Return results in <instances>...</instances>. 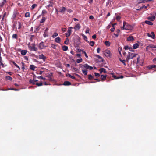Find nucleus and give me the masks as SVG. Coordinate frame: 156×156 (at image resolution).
Masks as SVG:
<instances>
[{
	"label": "nucleus",
	"mask_w": 156,
	"mask_h": 156,
	"mask_svg": "<svg viewBox=\"0 0 156 156\" xmlns=\"http://www.w3.org/2000/svg\"><path fill=\"white\" fill-rule=\"evenodd\" d=\"M133 29V27L132 26L129 24H128L125 21L123 22V27H121V29L131 30Z\"/></svg>",
	"instance_id": "f257e3e1"
},
{
	"label": "nucleus",
	"mask_w": 156,
	"mask_h": 156,
	"mask_svg": "<svg viewBox=\"0 0 156 156\" xmlns=\"http://www.w3.org/2000/svg\"><path fill=\"white\" fill-rule=\"evenodd\" d=\"M133 53L129 52L128 55L126 58L127 62H128L130 59H132L133 58Z\"/></svg>",
	"instance_id": "f03ea898"
},
{
	"label": "nucleus",
	"mask_w": 156,
	"mask_h": 156,
	"mask_svg": "<svg viewBox=\"0 0 156 156\" xmlns=\"http://www.w3.org/2000/svg\"><path fill=\"white\" fill-rule=\"evenodd\" d=\"M31 45L32 46H31L29 49L30 51H37V47H35V44L34 43L32 44Z\"/></svg>",
	"instance_id": "7ed1b4c3"
},
{
	"label": "nucleus",
	"mask_w": 156,
	"mask_h": 156,
	"mask_svg": "<svg viewBox=\"0 0 156 156\" xmlns=\"http://www.w3.org/2000/svg\"><path fill=\"white\" fill-rule=\"evenodd\" d=\"M105 55L107 57H110L111 55V51L108 50H106L105 51Z\"/></svg>",
	"instance_id": "20e7f679"
},
{
	"label": "nucleus",
	"mask_w": 156,
	"mask_h": 156,
	"mask_svg": "<svg viewBox=\"0 0 156 156\" xmlns=\"http://www.w3.org/2000/svg\"><path fill=\"white\" fill-rule=\"evenodd\" d=\"M147 35L149 37H151L153 39H154L155 38V34L153 32H151V34H150L149 33H147Z\"/></svg>",
	"instance_id": "39448f33"
},
{
	"label": "nucleus",
	"mask_w": 156,
	"mask_h": 156,
	"mask_svg": "<svg viewBox=\"0 0 156 156\" xmlns=\"http://www.w3.org/2000/svg\"><path fill=\"white\" fill-rule=\"evenodd\" d=\"M45 47L44 45V42L43 41L41 42L39 44L38 46L39 48L40 49H42Z\"/></svg>",
	"instance_id": "423d86ee"
},
{
	"label": "nucleus",
	"mask_w": 156,
	"mask_h": 156,
	"mask_svg": "<svg viewBox=\"0 0 156 156\" xmlns=\"http://www.w3.org/2000/svg\"><path fill=\"white\" fill-rule=\"evenodd\" d=\"M83 67H84L86 69L89 70H92L93 68V67L87 64H84L83 65Z\"/></svg>",
	"instance_id": "0eeeda50"
},
{
	"label": "nucleus",
	"mask_w": 156,
	"mask_h": 156,
	"mask_svg": "<svg viewBox=\"0 0 156 156\" xmlns=\"http://www.w3.org/2000/svg\"><path fill=\"white\" fill-rule=\"evenodd\" d=\"M39 58L40 59H43V61L45 62L46 59V57L44 56L43 54H42L41 55H39Z\"/></svg>",
	"instance_id": "6e6552de"
},
{
	"label": "nucleus",
	"mask_w": 156,
	"mask_h": 156,
	"mask_svg": "<svg viewBox=\"0 0 156 156\" xmlns=\"http://www.w3.org/2000/svg\"><path fill=\"white\" fill-rule=\"evenodd\" d=\"M19 51H20L21 54L23 55H25L27 52V50H21V49L19 50Z\"/></svg>",
	"instance_id": "1a4fd4ad"
},
{
	"label": "nucleus",
	"mask_w": 156,
	"mask_h": 156,
	"mask_svg": "<svg viewBox=\"0 0 156 156\" xmlns=\"http://www.w3.org/2000/svg\"><path fill=\"white\" fill-rule=\"evenodd\" d=\"M66 10V8L64 7H62L58 11L60 13H64Z\"/></svg>",
	"instance_id": "9d476101"
},
{
	"label": "nucleus",
	"mask_w": 156,
	"mask_h": 156,
	"mask_svg": "<svg viewBox=\"0 0 156 156\" xmlns=\"http://www.w3.org/2000/svg\"><path fill=\"white\" fill-rule=\"evenodd\" d=\"M127 40L128 41H133L134 40V38L133 36H130L127 38Z\"/></svg>",
	"instance_id": "9b49d317"
},
{
	"label": "nucleus",
	"mask_w": 156,
	"mask_h": 156,
	"mask_svg": "<svg viewBox=\"0 0 156 156\" xmlns=\"http://www.w3.org/2000/svg\"><path fill=\"white\" fill-rule=\"evenodd\" d=\"M155 17L154 16H153L151 17H149L147 18L148 20H149L151 21H153L155 19Z\"/></svg>",
	"instance_id": "f8f14e48"
},
{
	"label": "nucleus",
	"mask_w": 156,
	"mask_h": 156,
	"mask_svg": "<svg viewBox=\"0 0 156 156\" xmlns=\"http://www.w3.org/2000/svg\"><path fill=\"white\" fill-rule=\"evenodd\" d=\"M71 84V83L68 81H65L63 83V85L65 86H69Z\"/></svg>",
	"instance_id": "ddd939ff"
},
{
	"label": "nucleus",
	"mask_w": 156,
	"mask_h": 156,
	"mask_svg": "<svg viewBox=\"0 0 156 156\" xmlns=\"http://www.w3.org/2000/svg\"><path fill=\"white\" fill-rule=\"evenodd\" d=\"M107 76V75H101V79L102 80V81H103L105 80Z\"/></svg>",
	"instance_id": "4468645a"
},
{
	"label": "nucleus",
	"mask_w": 156,
	"mask_h": 156,
	"mask_svg": "<svg viewBox=\"0 0 156 156\" xmlns=\"http://www.w3.org/2000/svg\"><path fill=\"white\" fill-rule=\"evenodd\" d=\"M53 3L51 1H49V4L46 6V8L47 9H48V8L49 7H52L53 6Z\"/></svg>",
	"instance_id": "2eb2a0df"
},
{
	"label": "nucleus",
	"mask_w": 156,
	"mask_h": 156,
	"mask_svg": "<svg viewBox=\"0 0 156 156\" xmlns=\"http://www.w3.org/2000/svg\"><path fill=\"white\" fill-rule=\"evenodd\" d=\"M11 62L18 69H17V70L19 71L20 70V67L16 64L14 61H11Z\"/></svg>",
	"instance_id": "dca6fc26"
},
{
	"label": "nucleus",
	"mask_w": 156,
	"mask_h": 156,
	"mask_svg": "<svg viewBox=\"0 0 156 156\" xmlns=\"http://www.w3.org/2000/svg\"><path fill=\"white\" fill-rule=\"evenodd\" d=\"M81 27V26L79 24H77L74 27V29L76 30L78 29V30Z\"/></svg>",
	"instance_id": "f3484780"
},
{
	"label": "nucleus",
	"mask_w": 156,
	"mask_h": 156,
	"mask_svg": "<svg viewBox=\"0 0 156 156\" xmlns=\"http://www.w3.org/2000/svg\"><path fill=\"white\" fill-rule=\"evenodd\" d=\"M153 68L156 69V65H154L149 66H148V69H151Z\"/></svg>",
	"instance_id": "a211bd4d"
},
{
	"label": "nucleus",
	"mask_w": 156,
	"mask_h": 156,
	"mask_svg": "<svg viewBox=\"0 0 156 156\" xmlns=\"http://www.w3.org/2000/svg\"><path fill=\"white\" fill-rule=\"evenodd\" d=\"M139 47V45L137 43H136L133 45V49H136Z\"/></svg>",
	"instance_id": "6ab92c4d"
},
{
	"label": "nucleus",
	"mask_w": 156,
	"mask_h": 156,
	"mask_svg": "<svg viewBox=\"0 0 156 156\" xmlns=\"http://www.w3.org/2000/svg\"><path fill=\"white\" fill-rule=\"evenodd\" d=\"M145 23L149 25H152L153 24V23L150 21H149L146 20L145 21Z\"/></svg>",
	"instance_id": "aec40b11"
},
{
	"label": "nucleus",
	"mask_w": 156,
	"mask_h": 156,
	"mask_svg": "<svg viewBox=\"0 0 156 156\" xmlns=\"http://www.w3.org/2000/svg\"><path fill=\"white\" fill-rule=\"evenodd\" d=\"M36 68V67L33 65H30V69L32 70H34Z\"/></svg>",
	"instance_id": "412c9836"
},
{
	"label": "nucleus",
	"mask_w": 156,
	"mask_h": 156,
	"mask_svg": "<svg viewBox=\"0 0 156 156\" xmlns=\"http://www.w3.org/2000/svg\"><path fill=\"white\" fill-rule=\"evenodd\" d=\"M55 41L56 43H59L61 41V39L59 37H57L55 39Z\"/></svg>",
	"instance_id": "4be33fe9"
},
{
	"label": "nucleus",
	"mask_w": 156,
	"mask_h": 156,
	"mask_svg": "<svg viewBox=\"0 0 156 156\" xmlns=\"http://www.w3.org/2000/svg\"><path fill=\"white\" fill-rule=\"evenodd\" d=\"M29 82L30 84H32V85H35L36 83H35L36 81L32 79H30L29 80Z\"/></svg>",
	"instance_id": "5701e85b"
},
{
	"label": "nucleus",
	"mask_w": 156,
	"mask_h": 156,
	"mask_svg": "<svg viewBox=\"0 0 156 156\" xmlns=\"http://www.w3.org/2000/svg\"><path fill=\"white\" fill-rule=\"evenodd\" d=\"M6 0H3L2 3H0V7H3L6 3Z\"/></svg>",
	"instance_id": "b1692460"
},
{
	"label": "nucleus",
	"mask_w": 156,
	"mask_h": 156,
	"mask_svg": "<svg viewBox=\"0 0 156 156\" xmlns=\"http://www.w3.org/2000/svg\"><path fill=\"white\" fill-rule=\"evenodd\" d=\"M82 36L83 37V39L86 41V42L88 43L89 42V41L87 40V38L86 36L85 35L83 34H82Z\"/></svg>",
	"instance_id": "393cba45"
},
{
	"label": "nucleus",
	"mask_w": 156,
	"mask_h": 156,
	"mask_svg": "<svg viewBox=\"0 0 156 156\" xmlns=\"http://www.w3.org/2000/svg\"><path fill=\"white\" fill-rule=\"evenodd\" d=\"M100 73H102L103 72H104L105 73H106V70L104 68H101L100 69Z\"/></svg>",
	"instance_id": "a878e982"
},
{
	"label": "nucleus",
	"mask_w": 156,
	"mask_h": 156,
	"mask_svg": "<svg viewBox=\"0 0 156 156\" xmlns=\"http://www.w3.org/2000/svg\"><path fill=\"white\" fill-rule=\"evenodd\" d=\"M62 49L64 51H66L68 49V47L66 46H63L62 47Z\"/></svg>",
	"instance_id": "bb28decb"
},
{
	"label": "nucleus",
	"mask_w": 156,
	"mask_h": 156,
	"mask_svg": "<svg viewBox=\"0 0 156 156\" xmlns=\"http://www.w3.org/2000/svg\"><path fill=\"white\" fill-rule=\"evenodd\" d=\"M0 66H2L3 67H4V64L2 63V58L1 56H0Z\"/></svg>",
	"instance_id": "cd10ccee"
},
{
	"label": "nucleus",
	"mask_w": 156,
	"mask_h": 156,
	"mask_svg": "<svg viewBox=\"0 0 156 156\" xmlns=\"http://www.w3.org/2000/svg\"><path fill=\"white\" fill-rule=\"evenodd\" d=\"M105 44L106 46H109L110 45V43L108 41H106L105 42Z\"/></svg>",
	"instance_id": "c85d7f7f"
},
{
	"label": "nucleus",
	"mask_w": 156,
	"mask_h": 156,
	"mask_svg": "<svg viewBox=\"0 0 156 156\" xmlns=\"http://www.w3.org/2000/svg\"><path fill=\"white\" fill-rule=\"evenodd\" d=\"M46 20V18L45 17L42 18L41 20L40 21V23H44Z\"/></svg>",
	"instance_id": "c756f323"
},
{
	"label": "nucleus",
	"mask_w": 156,
	"mask_h": 156,
	"mask_svg": "<svg viewBox=\"0 0 156 156\" xmlns=\"http://www.w3.org/2000/svg\"><path fill=\"white\" fill-rule=\"evenodd\" d=\"M148 47H149V48H156V46L154 45L153 44H151L149 45L148 46Z\"/></svg>",
	"instance_id": "7c9ffc66"
},
{
	"label": "nucleus",
	"mask_w": 156,
	"mask_h": 156,
	"mask_svg": "<svg viewBox=\"0 0 156 156\" xmlns=\"http://www.w3.org/2000/svg\"><path fill=\"white\" fill-rule=\"evenodd\" d=\"M89 45L91 46H93L95 44V42L94 41H91L90 42H89Z\"/></svg>",
	"instance_id": "2f4dec72"
},
{
	"label": "nucleus",
	"mask_w": 156,
	"mask_h": 156,
	"mask_svg": "<svg viewBox=\"0 0 156 156\" xmlns=\"http://www.w3.org/2000/svg\"><path fill=\"white\" fill-rule=\"evenodd\" d=\"M67 76H69V77H70L73 79H74L76 78L75 76H72L69 74H68L67 75Z\"/></svg>",
	"instance_id": "473e14b6"
},
{
	"label": "nucleus",
	"mask_w": 156,
	"mask_h": 156,
	"mask_svg": "<svg viewBox=\"0 0 156 156\" xmlns=\"http://www.w3.org/2000/svg\"><path fill=\"white\" fill-rule=\"evenodd\" d=\"M58 33L55 32L53 34L52 36V37L53 38H55L58 35Z\"/></svg>",
	"instance_id": "72a5a7b5"
},
{
	"label": "nucleus",
	"mask_w": 156,
	"mask_h": 156,
	"mask_svg": "<svg viewBox=\"0 0 156 156\" xmlns=\"http://www.w3.org/2000/svg\"><path fill=\"white\" fill-rule=\"evenodd\" d=\"M12 38L13 39H17V34H13L12 36Z\"/></svg>",
	"instance_id": "f704fd0d"
},
{
	"label": "nucleus",
	"mask_w": 156,
	"mask_h": 156,
	"mask_svg": "<svg viewBox=\"0 0 156 156\" xmlns=\"http://www.w3.org/2000/svg\"><path fill=\"white\" fill-rule=\"evenodd\" d=\"M69 40L68 38H66V39L65 41H64V44H65L68 45L69 44Z\"/></svg>",
	"instance_id": "c9c22d12"
},
{
	"label": "nucleus",
	"mask_w": 156,
	"mask_h": 156,
	"mask_svg": "<svg viewBox=\"0 0 156 156\" xmlns=\"http://www.w3.org/2000/svg\"><path fill=\"white\" fill-rule=\"evenodd\" d=\"M83 73L85 75H86L87 74V70H82Z\"/></svg>",
	"instance_id": "e433bc0d"
},
{
	"label": "nucleus",
	"mask_w": 156,
	"mask_h": 156,
	"mask_svg": "<svg viewBox=\"0 0 156 156\" xmlns=\"http://www.w3.org/2000/svg\"><path fill=\"white\" fill-rule=\"evenodd\" d=\"M25 17H27L30 16V13L29 12H27L25 13Z\"/></svg>",
	"instance_id": "4c0bfd02"
},
{
	"label": "nucleus",
	"mask_w": 156,
	"mask_h": 156,
	"mask_svg": "<svg viewBox=\"0 0 156 156\" xmlns=\"http://www.w3.org/2000/svg\"><path fill=\"white\" fill-rule=\"evenodd\" d=\"M82 59L81 58L80 59H78L76 60V62L78 63H80L82 62Z\"/></svg>",
	"instance_id": "58836bf2"
},
{
	"label": "nucleus",
	"mask_w": 156,
	"mask_h": 156,
	"mask_svg": "<svg viewBox=\"0 0 156 156\" xmlns=\"http://www.w3.org/2000/svg\"><path fill=\"white\" fill-rule=\"evenodd\" d=\"M6 79L7 80H9L10 81L12 80V78L9 76H6Z\"/></svg>",
	"instance_id": "ea45409f"
},
{
	"label": "nucleus",
	"mask_w": 156,
	"mask_h": 156,
	"mask_svg": "<svg viewBox=\"0 0 156 156\" xmlns=\"http://www.w3.org/2000/svg\"><path fill=\"white\" fill-rule=\"evenodd\" d=\"M7 90H15V91H19V89L11 88H9V89H7Z\"/></svg>",
	"instance_id": "a19ab883"
},
{
	"label": "nucleus",
	"mask_w": 156,
	"mask_h": 156,
	"mask_svg": "<svg viewBox=\"0 0 156 156\" xmlns=\"http://www.w3.org/2000/svg\"><path fill=\"white\" fill-rule=\"evenodd\" d=\"M37 5L36 4H33L31 6V10L35 8L36 6H37Z\"/></svg>",
	"instance_id": "79ce46f5"
},
{
	"label": "nucleus",
	"mask_w": 156,
	"mask_h": 156,
	"mask_svg": "<svg viewBox=\"0 0 156 156\" xmlns=\"http://www.w3.org/2000/svg\"><path fill=\"white\" fill-rule=\"evenodd\" d=\"M43 83L42 82L40 83H36V84L38 86H40L42 85Z\"/></svg>",
	"instance_id": "37998d69"
},
{
	"label": "nucleus",
	"mask_w": 156,
	"mask_h": 156,
	"mask_svg": "<svg viewBox=\"0 0 156 156\" xmlns=\"http://www.w3.org/2000/svg\"><path fill=\"white\" fill-rule=\"evenodd\" d=\"M39 29H40L39 27H37L35 29L34 32H38L39 30Z\"/></svg>",
	"instance_id": "c03bdc74"
},
{
	"label": "nucleus",
	"mask_w": 156,
	"mask_h": 156,
	"mask_svg": "<svg viewBox=\"0 0 156 156\" xmlns=\"http://www.w3.org/2000/svg\"><path fill=\"white\" fill-rule=\"evenodd\" d=\"M112 77L115 79H118L119 78V77H117L116 76L114 75L113 73H111Z\"/></svg>",
	"instance_id": "a18cd8bd"
},
{
	"label": "nucleus",
	"mask_w": 156,
	"mask_h": 156,
	"mask_svg": "<svg viewBox=\"0 0 156 156\" xmlns=\"http://www.w3.org/2000/svg\"><path fill=\"white\" fill-rule=\"evenodd\" d=\"M93 77L91 74L88 75V79L90 80H91L93 78Z\"/></svg>",
	"instance_id": "49530a36"
},
{
	"label": "nucleus",
	"mask_w": 156,
	"mask_h": 156,
	"mask_svg": "<svg viewBox=\"0 0 156 156\" xmlns=\"http://www.w3.org/2000/svg\"><path fill=\"white\" fill-rule=\"evenodd\" d=\"M51 46L53 48L55 49L56 45L55 44H51Z\"/></svg>",
	"instance_id": "de8ad7c7"
},
{
	"label": "nucleus",
	"mask_w": 156,
	"mask_h": 156,
	"mask_svg": "<svg viewBox=\"0 0 156 156\" xmlns=\"http://www.w3.org/2000/svg\"><path fill=\"white\" fill-rule=\"evenodd\" d=\"M95 56L96 57L98 58L101 59H102V61H103V58L101 56H100V55H95Z\"/></svg>",
	"instance_id": "09e8293b"
},
{
	"label": "nucleus",
	"mask_w": 156,
	"mask_h": 156,
	"mask_svg": "<svg viewBox=\"0 0 156 156\" xmlns=\"http://www.w3.org/2000/svg\"><path fill=\"white\" fill-rule=\"evenodd\" d=\"M82 52H83V53L85 55V56L86 57V58H88V56L87 55V53L86 52L84 51H83V50H82Z\"/></svg>",
	"instance_id": "8fccbe9b"
},
{
	"label": "nucleus",
	"mask_w": 156,
	"mask_h": 156,
	"mask_svg": "<svg viewBox=\"0 0 156 156\" xmlns=\"http://www.w3.org/2000/svg\"><path fill=\"white\" fill-rule=\"evenodd\" d=\"M94 74L96 77H98L100 76V74L99 73H95Z\"/></svg>",
	"instance_id": "3c124183"
},
{
	"label": "nucleus",
	"mask_w": 156,
	"mask_h": 156,
	"mask_svg": "<svg viewBox=\"0 0 156 156\" xmlns=\"http://www.w3.org/2000/svg\"><path fill=\"white\" fill-rule=\"evenodd\" d=\"M47 13V12L45 10H43L42 11V14L44 15V14H46Z\"/></svg>",
	"instance_id": "603ef678"
},
{
	"label": "nucleus",
	"mask_w": 156,
	"mask_h": 156,
	"mask_svg": "<svg viewBox=\"0 0 156 156\" xmlns=\"http://www.w3.org/2000/svg\"><path fill=\"white\" fill-rule=\"evenodd\" d=\"M21 64H22V69L23 70H24L25 69L24 68V64L23 62H21Z\"/></svg>",
	"instance_id": "864d4df0"
},
{
	"label": "nucleus",
	"mask_w": 156,
	"mask_h": 156,
	"mask_svg": "<svg viewBox=\"0 0 156 156\" xmlns=\"http://www.w3.org/2000/svg\"><path fill=\"white\" fill-rule=\"evenodd\" d=\"M18 23L19 24V27H18V29H20V28L21 27V22H18Z\"/></svg>",
	"instance_id": "5fc2aeb1"
},
{
	"label": "nucleus",
	"mask_w": 156,
	"mask_h": 156,
	"mask_svg": "<svg viewBox=\"0 0 156 156\" xmlns=\"http://www.w3.org/2000/svg\"><path fill=\"white\" fill-rule=\"evenodd\" d=\"M72 31L69 28L67 31V32L68 33V34H71Z\"/></svg>",
	"instance_id": "6e6d98bb"
},
{
	"label": "nucleus",
	"mask_w": 156,
	"mask_h": 156,
	"mask_svg": "<svg viewBox=\"0 0 156 156\" xmlns=\"http://www.w3.org/2000/svg\"><path fill=\"white\" fill-rule=\"evenodd\" d=\"M129 49L131 51H132V52L134 51V50H133V48L132 47H129Z\"/></svg>",
	"instance_id": "4d7b16f0"
},
{
	"label": "nucleus",
	"mask_w": 156,
	"mask_h": 156,
	"mask_svg": "<svg viewBox=\"0 0 156 156\" xmlns=\"http://www.w3.org/2000/svg\"><path fill=\"white\" fill-rule=\"evenodd\" d=\"M121 19V17L119 16H118L116 17V19L119 21Z\"/></svg>",
	"instance_id": "13d9d810"
},
{
	"label": "nucleus",
	"mask_w": 156,
	"mask_h": 156,
	"mask_svg": "<svg viewBox=\"0 0 156 156\" xmlns=\"http://www.w3.org/2000/svg\"><path fill=\"white\" fill-rule=\"evenodd\" d=\"M129 47L128 46H126L124 47V49H125V50H126L128 49H129Z\"/></svg>",
	"instance_id": "bf43d9fd"
},
{
	"label": "nucleus",
	"mask_w": 156,
	"mask_h": 156,
	"mask_svg": "<svg viewBox=\"0 0 156 156\" xmlns=\"http://www.w3.org/2000/svg\"><path fill=\"white\" fill-rule=\"evenodd\" d=\"M37 78H38L40 79H43V80H45V78H43L42 77V76H39Z\"/></svg>",
	"instance_id": "052dcab7"
},
{
	"label": "nucleus",
	"mask_w": 156,
	"mask_h": 156,
	"mask_svg": "<svg viewBox=\"0 0 156 156\" xmlns=\"http://www.w3.org/2000/svg\"><path fill=\"white\" fill-rule=\"evenodd\" d=\"M126 60H122L121 62L124 65H126V64L125 63Z\"/></svg>",
	"instance_id": "680f3d73"
},
{
	"label": "nucleus",
	"mask_w": 156,
	"mask_h": 156,
	"mask_svg": "<svg viewBox=\"0 0 156 156\" xmlns=\"http://www.w3.org/2000/svg\"><path fill=\"white\" fill-rule=\"evenodd\" d=\"M115 30V28L113 27V28H111L110 29L111 31L112 32H114V31Z\"/></svg>",
	"instance_id": "e2e57ef3"
},
{
	"label": "nucleus",
	"mask_w": 156,
	"mask_h": 156,
	"mask_svg": "<svg viewBox=\"0 0 156 156\" xmlns=\"http://www.w3.org/2000/svg\"><path fill=\"white\" fill-rule=\"evenodd\" d=\"M48 80L51 81H52L53 80L52 78L50 76L48 77Z\"/></svg>",
	"instance_id": "0e129e2a"
},
{
	"label": "nucleus",
	"mask_w": 156,
	"mask_h": 156,
	"mask_svg": "<svg viewBox=\"0 0 156 156\" xmlns=\"http://www.w3.org/2000/svg\"><path fill=\"white\" fill-rule=\"evenodd\" d=\"M62 31L63 32H65V31H66V28H62Z\"/></svg>",
	"instance_id": "69168bd1"
},
{
	"label": "nucleus",
	"mask_w": 156,
	"mask_h": 156,
	"mask_svg": "<svg viewBox=\"0 0 156 156\" xmlns=\"http://www.w3.org/2000/svg\"><path fill=\"white\" fill-rule=\"evenodd\" d=\"M70 34H67V33H66V36L67 37H69L70 36Z\"/></svg>",
	"instance_id": "338daca9"
},
{
	"label": "nucleus",
	"mask_w": 156,
	"mask_h": 156,
	"mask_svg": "<svg viewBox=\"0 0 156 156\" xmlns=\"http://www.w3.org/2000/svg\"><path fill=\"white\" fill-rule=\"evenodd\" d=\"M89 18L90 19L92 20L94 19V17L93 16L91 15L89 16Z\"/></svg>",
	"instance_id": "774afa93"
}]
</instances>
